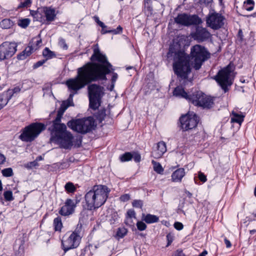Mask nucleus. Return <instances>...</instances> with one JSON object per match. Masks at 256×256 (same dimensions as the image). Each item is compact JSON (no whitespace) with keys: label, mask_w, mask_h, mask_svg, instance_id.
I'll list each match as a JSON object with an SVG mask.
<instances>
[{"label":"nucleus","mask_w":256,"mask_h":256,"mask_svg":"<svg viewBox=\"0 0 256 256\" xmlns=\"http://www.w3.org/2000/svg\"><path fill=\"white\" fill-rule=\"evenodd\" d=\"M92 62H88L77 70L76 76L68 80L66 82L70 94L66 100L64 101L58 112L53 124H60L61 118L66 110L73 106V97L78 92L87 84L98 80H106V74L113 70L112 65L108 61L105 55L98 48H94L91 56Z\"/></svg>","instance_id":"obj_1"},{"label":"nucleus","mask_w":256,"mask_h":256,"mask_svg":"<svg viewBox=\"0 0 256 256\" xmlns=\"http://www.w3.org/2000/svg\"><path fill=\"white\" fill-rule=\"evenodd\" d=\"M210 54L200 45L196 44L191 48L190 58L181 52H176L170 46L168 58L174 57L173 69L174 74L182 80L188 78L191 72L190 65L196 70H199L204 62L208 60Z\"/></svg>","instance_id":"obj_2"},{"label":"nucleus","mask_w":256,"mask_h":256,"mask_svg":"<svg viewBox=\"0 0 256 256\" xmlns=\"http://www.w3.org/2000/svg\"><path fill=\"white\" fill-rule=\"evenodd\" d=\"M110 189L104 185H96L85 195L86 208L92 210L98 208L106 200Z\"/></svg>","instance_id":"obj_3"},{"label":"nucleus","mask_w":256,"mask_h":256,"mask_svg":"<svg viewBox=\"0 0 256 256\" xmlns=\"http://www.w3.org/2000/svg\"><path fill=\"white\" fill-rule=\"evenodd\" d=\"M50 141L58 143L64 148H70L72 146L73 136L66 130V126L64 124H54L51 130Z\"/></svg>","instance_id":"obj_4"},{"label":"nucleus","mask_w":256,"mask_h":256,"mask_svg":"<svg viewBox=\"0 0 256 256\" xmlns=\"http://www.w3.org/2000/svg\"><path fill=\"white\" fill-rule=\"evenodd\" d=\"M46 128V125L40 122H34L21 130L19 138L24 142H32Z\"/></svg>","instance_id":"obj_5"},{"label":"nucleus","mask_w":256,"mask_h":256,"mask_svg":"<svg viewBox=\"0 0 256 256\" xmlns=\"http://www.w3.org/2000/svg\"><path fill=\"white\" fill-rule=\"evenodd\" d=\"M46 128V125L40 122H34L21 130L19 138L24 142H32Z\"/></svg>","instance_id":"obj_6"},{"label":"nucleus","mask_w":256,"mask_h":256,"mask_svg":"<svg viewBox=\"0 0 256 256\" xmlns=\"http://www.w3.org/2000/svg\"><path fill=\"white\" fill-rule=\"evenodd\" d=\"M90 107L96 110L100 104L101 99L104 94V88L96 84H90L88 87Z\"/></svg>","instance_id":"obj_7"},{"label":"nucleus","mask_w":256,"mask_h":256,"mask_svg":"<svg viewBox=\"0 0 256 256\" xmlns=\"http://www.w3.org/2000/svg\"><path fill=\"white\" fill-rule=\"evenodd\" d=\"M94 122L88 117L86 118L76 119L69 121L67 125L72 130L82 134H86L92 130Z\"/></svg>","instance_id":"obj_8"},{"label":"nucleus","mask_w":256,"mask_h":256,"mask_svg":"<svg viewBox=\"0 0 256 256\" xmlns=\"http://www.w3.org/2000/svg\"><path fill=\"white\" fill-rule=\"evenodd\" d=\"M232 66L229 64L226 68L220 70L214 76V80L220 86L225 92L228 90L227 87L230 86L232 84L230 78V74L232 72Z\"/></svg>","instance_id":"obj_9"},{"label":"nucleus","mask_w":256,"mask_h":256,"mask_svg":"<svg viewBox=\"0 0 256 256\" xmlns=\"http://www.w3.org/2000/svg\"><path fill=\"white\" fill-rule=\"evenodd\" d=\"M173 94L176 96L186 98L196 106H200L204 94L202 92H196L192 95H189L184 91V88L180 86L174 88Z\"/></svg>","instance_id":"obj_10"},{"label":"nucleus","mask_w":256,"mask_h":256,"mask_svg":"<svg viewBox=\"0 0 256 256\" xmlns=\"http://www.w3.org/2000/svg\"><path fill=\"white\" fill-rule=\"evenodd\" d=\"M174 22L177 24L188 26L191 25H197L202 23V20L196 15H189L186 14H178L174 18Z\"/></svg>","instance_id":"obj_11"},{"label":"nucleus","mask_w":256,"mask_h":256,"mask_svg":"<svg viewBox=\"0 0 256 256\" xmlns=\"http://www.w3.org/2000/svg\"><path fill=\"white\" fill-rule=\"evenodd\" d=\"M80 238V236L76 232L71 233L69 236L67 234L65 235L62 241L64 250L66 252L78 247Z\"/></svg>","instance_id":"obj_12"},{"label":"nucleus","mask_w":256,"mask_h":256,"mask_svg":"<svg viewBox=\"0 0 256 256\" xmlns=\"http://www.w3.org/2000/svg\"><path fill=\"white\" fill-rule=\"evenodd\" d=\"M15 42H4L0 45V62L12 58L17 50Z\"/></svg>","instance_id":"obj_13"},{"label":"nucleus","mask_w":256,"mask_h":256,"mask_svg":"<svg viewBox=\"0 0 256 256\" xmlns=\"http://www.w3.org/2000/svg\"><path fill=\"white\" fill-rule=\"evenodd\" d=\"M224 18L220 14L210 12L206 18L207 26L213 30H218L224 25Z\"/></svg>","instance_id":"obj_14"},{"label":"nucleus","mask_w":256,"mask_h":256,"mask_svg":"<svg viewBox=\"0 0 256 256\" xmlns=\"http://www.w3.org/2000/svg\"><path fill=\"white\" fill-rule=\"evenodd\" d=\"M180 120L182 128L184 130L194 128L197 126L198 120L197 116L193 112L182 116Z\"/></svg>","instance_id":"obj_15"},{"label":"nucleus","mask_w":256,"mask_h":256,"mask_svg":"<svg viewBox=\"0 0 256 256\" xmlns=\"http://www.w3.org/2000/svg\"><path fill=\"white\" fill-rule=\"evenodd\" d=\"M210 32L206 28L198 26L196 28V32L192 34V38L198 42H202L206 40L210 37Z\"/></svg>","instance_id":"obj_16"},{"label":"nucleus","mask_w":256,"mask_h":256,"mask_svg":"<svg viewBox=\"0 0 256 256\" xmlns=\"http://www.w3.org/2000/svg\"><path fill=\"white\" fill-rule=\"evenodd\" d=\"M78 201L76 200L67 199L60 210L59 213L64 216H69L74 213L76 205Z\"/></svg>","instance_id":"obj_17"},{"label":"nucleus","mask_w":256,"mask_h":256,"mask_svg":"<svg viewBox=\"0 0 256 256\" xmlns=\"http://www.w3.org/2000/svg\"><path fill=\"white\" fill-rule=\"evenodd\" d=\"M166 152V144L161 141L158 142L156 146L154 148L152 155L154 158H159Z\"/></svg>","instance_id":"obj_18"},{"label":"nucleus","mask_w":256,"mask_h":256,"mask_svg":"<svg viewBox=\"0 0 256 256\" xmlns=\"http://www.w3.org/2000/svg\"><path fill=\"white\" fill-rule=\"evenodd\" d=\"M44 14L45 20L46 21V24H49L50 22L54 21L56 17V10L54 8L50 7H43Z\"/></svg>","instance_id":"obj_19"},{"label":"nucleus","mask_w":256,"mask_h":256,"mask_svg":"<svg viewBox=\"0 0 256 256\" xmlns=\"http://www.w3.org/2000/svg\"><path fill=\"white\" fill-rule=\"evenodd\" d=\"M184 175L185 172L184 168H178L172 174V180L174 182H181Z\"/></svg>","instance_id":"obj_20"},{"label":"nucleus","mask_w":256,"mask_h":256,"mask_svg":"<svg viewBox=\"0 0 256 256\" xmlns=\"http://www.w3.org/2000/svg\"><path fill=\"white\" fill-rule=\"evenodd\" d=\"M214 104V100L212 98L207 96L206 94L203 96L202 100L200 102L199 106L202 107L203 108H209L212 106Z\"/></svg>","instance_id":"obj_21"},{"label":"nucleus","mask_w":256,"mask_h":256,"mask_svg":"<svg viewBox=\"0 0 256 256\" xmlns=\"http://www.w3.org/2000/svg\"><path fill=\"white\" fill-rule=\"evenodd\" d=\"M34 48H33L32 45L28 46L26 47L24 50L20 54L18 55L17 58L19 60H24L29 56L33 51H34Z\"/></svg>","instance_id":"obj_22"},{"label":"nucleus","mask_w":256,"mask_h":256,"mask_svg":"<svg viewBox=\"0 0 256 256\" xmlns=\"http://www.w3.org/2000/svg\"><path fill=\"white\" fill-rule=\"evenodd\" d=\"M142 220L147 224H152L158 222L159 220V218L155 215L151 214H142Z\"/></svg>","instance_id":"obj_23"},{"label":"nucleus","mask_w":256,"mask_h":256,"mask_svg":"<svg viewBox=\"0 0 256 256\" xmlns=\"http://www.w3.org/2000/svg\"><path fill=\"white\" fill-rule=\"evenodd\" d=\"M244 116L242 114H240L234 111L232 112L230 121L231 122H236L239 124H241L244 121Z\"/></svg>","instance_id":"obj_24"},{"label":"nucleus","mask_w":256,"mask_h":256,"mask_svg":"<svg viewBox=\"0 0 256 256\" xmlns=\"http://www.w3.org/2000/svg\"><path fill=\"white\" fill-rule=\"evenodd\" d=\"M43 8H38L36 12H34L32 14L34 18L37 21L40 22H44L45 21L44 16H43Z\"/></svg>","instance_id":"obj_25"},{"label":"nucleus","mask_w":256,"mask_h":256,"mask_svg":"<svg viewBox=\"0 0 256 256\" xmlns=\"http://www.w3.org/2000/svg\"><path fill=\"white\" fill-rule=\"evenodd\" d=\"M13 24V22L8 18L4 19L0 22V26L3 29L10 28Z\"/></svg>","instance_id":"obj_26"},{"label":"nucleus","mask_w":256,"mask_h":256,"mask_svg":"<svg viewBox=\"0 0 256 256\" xmlns=\"http://www.w3.org/2000/svg\"><path fill=\"white\" fill-rule=\"evenodd\" d=\"M43 56L46 58L45 60L52 58L56 56L54 52L51 51L48 48H46L42 52Z\"/></svg>","instance_id":"obj_27"},{"label":"nucleus","mask_w":256,"mask_h":256,"mask_svg":"<svg viewBox=\"0 0 256 256\" xmlns=\"http://www.w3.org/2000/svg\"><path fill=\"white\" fill-rule=\"evenodd\" d=\"M54 226L56 231H60L62 226V220L60 217H57L54 220Z\"/></svg>","instance_id":"obj_28"},{"label":"nucleus","mask_w":256,"mask_h":256,"mask_svg":"<svg viewBox=\"0 0 256 256\" xmlns=\"http://www.w3.org/2000/svg\"><path fill=\"white\" fill-rule=\"evenodd\" d=\"M20 90L19 86H16L14 88L8 90L5 95L8 96V98L10 100L14 94L18 93L20 91Z\"/></svg>","instance_id":"obj_29"},{"label":"nucleus","mask_w":256,"mask_h":256,"mask_svg":"<svg viewBox=\"0 0 256 256\" xmlns=\"http://www.w3.org/2000/svg\"><path fill=\"white\" fill-rule=\"evenodd\" d=\"M8 100V96L5 94H0V110L7 104Z\"/></svg>","instance_id":"obj_30"},{"label":"nucleus","mask_w":256,"mask_h":256,"mask_svg":"<svg viewBox=\"0 0 256 256\" xmlns=\"http://www.w3.org/2000/svg\"><path fill=\"white\" fill-rule=\"evenodd\" d=\"M152 162L154 166V169L155 172L158 174H162L163 172L164 169L159 162H157L154 160H152Z\"/></svg>","instance_id":"obj_31"},{"label":"nucleus","mask_w":256,"mask_h":256,"mask_svg":"<svg viewBox=\"0 0 256 256\" xmlns=\"http://www.w3.org/2000/svg\"><path fill=\"white\" fill-rule=\"evenodd\" d=\"M64 188L69 193H73L76 190L74 184L71 182H67L64 186Z\"/></svg>","instance_id":"obj_32"},{"label":"nucleus","mask_w":256,"mask_h":256,"mask_svg":"<svg viewBox=\"0 0 256 256\" xmlns=\"http://www.w3.org/2000/svg\"><path fill=\"white\" fill-rule=\"evenodd\" d=\"M254 5V2L253 0H246L244 3V8L250 11L253 10Z\"/></svg>","instance_id":"obj_33"},{"label":"nucleus","mask_w":256,"mask_h":256,"mask_svg":"<svg viewBox=\"0 0 256 256\" xmlns=\"http://www.w3.org/2000/svg\"><path fill=\"white\" fill-rule=\"evenodd\" d=\"M132 158V152H125L120 156V160L122 162L129 161L131 160Z\"/></svg>","instance_id":"obj_34"},{"label":"nucleus","mask_w":256,"mask_h":256,"mask_svg":"<svg viewBox=\"0 0 256 256\" xmlns=\"http://www.w3.org/2000/svg\"><path fill=\"white\" fill-rule=\"evenodd\" d=\"M30 22V20L28 18H24L18 20V25L22 28H26L28 26Z\"/></svg>","instance_id":"obj_35"},{"label":"nucleus","mask_w":256,"mask_h":256,"mask_svg":"<svg viewBox=\"0 0 256 256\" xmlns=\"http://www.w3.org/2000/svg\"><path fill=\"white\" fill-rule=\"evenodd\" d=\"M2 173L5 177H10L13 175V171L12 168H6L2 170Z\"/></svg>","instance_id":"obj_36"},{"label":"nucleus","mask_w":256,"mask_h":256,"mask_svg":"<svg viewBox=\"0 0 256 256\" xmlns=\"http://www.w3.org/2000/svg\"><path fill=\"white\" fill-rule=\"evenodd\" d=\"M4 196L5 200L7 201H12L14 200L12 193L10 190H7L4 192Z\"/></svg>","instance_id":"obj_37"},{"label":"nucleus","mask_w":256,"mask_h":256,"mask_svg":"<svg viewBox=\"0 0 256 256\" xmlns=\"http://www.w3.org/2000/svg\"><path fill=\"white\" fill-rule=\"evenodd\" d=\"M138 229L140 231L144 230L146 229L147 226L142 221H138L136 223Z\"/></svg>","instance_id":"obj_38"},{"label":"nucleus","mask_w":256,"mask_h":256,"mask_svg":"<svg viewBox=\"0 0 256 256\" xmlns=\"http://www.w3.org/2000/svg\"><path fill=\"white\" fill-rule=\"evenodd\" d=\"M127 233L126 229L124 228H119L117 231L116 234L120 238H123Z\"/></svg>","instance_id":"obj_39"},{"label":"nucleus","mask_w":256,"mask_h":256,"mask_svg":"<svg viewBox=\"0 0 256 256\" xmlns=\"http://www.w3.org/2000/svg\"><path fill=\"white\" fill-rule=\"evenodd\" d=\"M132 158L136 162H139L141 160L140 154L138 152H132Z\"/></svg>","instance_id":"obj_40"},{"label":"nucleus","mask_w":256,"mask_h":256,"mask_svg":"<svg viewBox=\"0 0 256 256\" xmlns=\"http://www.w3.org/2000/svg\"><path fill=\"white\" fill-rule=\"evenodd\" d=\"M118 78V74L116 73L113 72L112 80H112V84L110 86V90L112 91L113 90L114 86V84H115L116 80H117Z\"/></svg>","instance_id":"obj_41"},{"label":"nucleus","mask_w":256,"mask_h":256,"mask_svg":"<svg viewBox=\"0 0 256 256\" xmlns=\"http://www.w3.org/2000/svg\"><path fill=\"white\" fill-rule=\"evenodd\" d=\"M32 3L31 0H26L24 2H21L20 4L18 6V8H27L28 6L30 4Z\"/></svg>","instance_id":"obj_42"},{"label":"nucleus","mask_w":256,"mask_h":256,"mask_svg":"<svg viewBox=\"0 0 256 256\" xmlns=\"http://www.w3.org/2000/svg\"><path fill=\"white\" fill-rule=\"evenodd\" d=\"M100 27L102 28V34H105L106 33H113L114 34H116L118 32L116 30H108V31H104V28H106L107 26L103 24L102 25L100 26Z\"/></svg>","instance_id":"obj_43"},{"label":"nucleus","mask_w":256,"mask_h":256,"mask_svg":"<svg viewBox=\"0 0 256 256\" xmlns=\"http://www.w3.org/2000/svg\"><path fill=\"white\" fill-rule=\"evenodd\" d=\"M100 27L102 28V34H105L106 33H113L114 34H116L118 32L116 30H108V31H104V28H106L107 26L103 24L102 25L100 26Z\"/></svg>","instance_id":"obj_44"},{"label":"nucleus","mask_w":256,"mask_h":256,"mask_svg":"<svg viewBox=\"0 0 256 256\" xmlns=\"http://www.w3.org/2000/svg\"><path fill=\"white\" fill-rule=\"evenodd\" d=\"M58 45L60 48L64 50H66L68 48V46L66 43L65 40L62 38L59 39Z\"/></svg>","instance_id":"obj_45"},{"label":"nucleus","mask_w":256,"mask_h":256,"mask_svg":"<svg viewBox=\"0 0 256 256\" xmlns=\"http://www.w3.org/2000/svg\"><path fill=\"white\" fill-rule=\"evenodd\" d=\"M142 204V202L141 200H134L132 203V206L137 208H141Z\"/></svg>","instance_id":"obj_46"},{"label":"nucleus","mask_w":256,"mask_h":256,"mask_svg":"<svg viewBox=\"0 0 256 256\" xmlns=\"http://www.w3.org/2000/svg\"><path fill=\"white\" fill-rule=\"evenodd\" d=\"M32 42L36 43V46H32L33 48H34V50H36L38 48L40 44L42 43V40L34 38L32 40Z\"/></svg>","instance_id":"obj_47"},{"label":"nucleus","mask_w":256,"mask_h":256,"mask_svg":"<svg viewBox=\"0 0 256 256\" xmlns=\"http://www.w3.org/2000/svg\"><path fill=\"white\" fill-rule=\"evenodd\" d=\"M126 218H136V213L135 212L132 210H129L127 212V216Z\"/></svg>","instance_id":"obj_48"},{"label":"nucleus","mask_w":256,"mask_h":256,"mask_svg":"<svg viewBox=\"0 0 256 256\" xmlns=\"http://www.w3.org/2000/svg\"><path fill=\"white\" fill-rule=\"evenodd\" d=\"M174 227L176 230H180L183 228L184 226L182 223L180 222H176L174 224Z\"/></svg>","instance_id":"obj_49"},{"label":"nucleus","mask_w":256,"mask_h":256,"mask_svg":"<svg viewBox=\"0 0 256 256\" xmlns=\"http://www.w3.org/2000/svg\"><path fill=\"white\" fill-rule=\"evenodd\" d=\"M46 62V60H40L34 64L33 66L34 68H36L40 66H42Z\"/></svg>","instance_id":"obj_50"},{"label":"nucleus","mask_w":256,"mask_h":256,"mask_svg":"<svg viewBox=\"0 0 256 256\" xmlns=\"http://www.w3.org/2000/svg\"><path fill=\"white\" fill-rule=\"evenodd\" d=\"M120 198L122 202H125L130 199V196L128 194H124L122 195Z\"/></svg>","instance_id":"obj_51"},{"label":"nucleus","mask_w":256,"mask_h":256,"mask_svg":"<svg viewBox=\"0 0 256 256\" xmlns=\"http://www.w3.org/2000/svg\"><path fill=\"white\" fill-rule=\"evenodd\" d=\"M166 239L168 240V244H167L166 246H170L171 244V243L173 241L174 238H173L172 235L171 234H168L166 236Z\"/></svg>","instance_id":"obj_52"},{"label":"nucleus","mask_w":256,"mask_h":256,"mask_svg":"<svg viewBox=\"0 0 256 256\" xmlns=\"http://www.w3.org/2000/svg\"><path fill=\"white\" fill-rule=\"evenodd\" d=\"M198 178L202 182H204L206 180V176L202 172H200L198 173Z\"/></svg>","instance_id":"obj_53"},{"label":"nucleus","mask_w":256,"mask_h":256,"mask_svg":"<svg viewBox=\"0 0 256 256\" xmlns=\"http://www.w3.org/2000/svg\"><path fill=\"white\" fill-rule=\"evenodd\" d=\"M173 256H184V254L182 250H177L173 254Z\"/></svg>","instance_id":"obj_54"},{"label":"nucleus","mask_w":256,"mask_h":256,"mask_svg":"<svg viewBox=\"0 0 256 256\" xmlns=\"http://www.w3.org/2000/svg\"><path fill=\"white\" fill-rule=\"evenodd\" d=\"M6 160L5 156L0 152V165L4 164Z\"/></svg>","instance_id":"obj_55"},{"label":"nucleus","mask_w":256,"mask_h":256,"mask_svg":"<svg viewBox=\"0 0 256 256\" xmlns=\"http://www.w3.org/2000/svg\"><path fill=\"white\" fill-rule=\"evenodd\" d=\"M145 10L148 11L151 14L152 10V8L148 4L147 5L145 4Z\"/></svg>","instance_id":"obj_56"},{"label":"nucleus","mask_w":256,"mask_h":256,"mask_svg":"<svg viewBox=\"0 0 256 256\" xmlns=\"http://www.w3.org/2000/svg\"><path fill=\"white\" fill-rule=\"evenodd\" d=\"M125 224L128 226H131L132 224V220L130 218H126L125 221Z\"/></svg>","instance_id":"obj_57"},{"label":"nucleus","mask_w":256,"mask_h":256,"mask_svg":"<svg viewBox=\"0 0 256 256\" xmlns=\"http://www.w3.org/2000/svg\"><path fill=\"white\" fill-rule=\"evenodd\" d=\"M224 240V243L226 244V248H230L232 246L230 241L229 240H228L226 238H225Z\"/></svg>","instance_id":"obj_58"},{"label":"nucleus","mask_w":256,"mask_h":256,"mask_svg":"<svg viewBox=\"0 0 256 256\" xmlns=\"http://www.w3.org/2000/svg\"><path fill=\"white\" fill-rule=\"evenodd\" d=\"M113 30H116V31L118 32L116 34H118L122 32V28L120 26H119L116 29H114Z\"/></svg>","instance_id":"obj_59"},{"label":"nucleus","mask_w":256,"mask_h":256,"mask_svg":"<svg viewBox=\"0 0 256 256\" xmlns=\"http://www.w3.org/2000/svg\"><path fill=\"white\" fill-rule=\"evenodd\" d=\"M208 254V252L206 250H204L201 254H200L198 256H206Z\"/></svg>","instance_id":"obj_60"},{"label":"nucleus","mask_w":256,"mask_h":256,"mask_svg":"<svg viewBox=\"0 0 256 256\" xmlns=\"http://www.w3.org/2000/svg\"><path fill=\"white\" fill-rule=\"evenodd\" d=\"M94 20L95 22H96V23H97V22L100 20H99L98 18V16H94Z\"/></svg>","instance_id":"obj_61"},{"label":"nucleus","mask_w":256,"mask_h":256,"mask_svg":"<svg viewBox=\"0 0 256 256\" xmlns=\"http://www.w3.org/2000/svg\"><path fill=\"white\" fill-rule=\"evenodd\" d=\"M238 34V36L240 37V38H242V30H239Z\"/></svg>","instance_id":"obj_62"},{"label":"nucleus","mask_w":256,"mask_h":256,"mask_svg":"<svg viewBox=\"0 0 256 256\" xmlns=\"http://www.w3.org/2000/svg\"><path fill=\"white\" fill-rule=\"evenodd\" d=\"M186 193L189 198H190L192 196V194L188 191H186Z\"/></svg>","instance_id":"obj_63"},{"label":"nucleus","mask_w":256,"mask_h":256,"mask_svg":"<svg viewBox=\"0 0 256 256\" xmlns=\"http://www.w3.org/2000/svg\"><path fill=\"white\" fill-rule=\"evenodd\" d=\"M97 24L100 26L102 25L104 22H101L100 20H99Z\"/></svg>","instance_id":"obj_64"}]
</instances>
